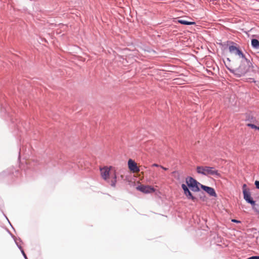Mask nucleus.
Masks as SVG:
<instances>
[{"mask_svg":"<svg viewBox=\"0 0 259 259\" xmlns=\"http://www.w3.org/2000/svg\"><path fill=\"white\" fill-rule=\"evenodd\" d=\"M242 60L241 61L239 66L235 69H228L230 71L233 73L236 77H240L244 75L247 73H254L255 70L251 61L247 58L245 56L244 58H241Z\"/></svg>","mask_w":259,"mask_h":259,"instance_id":"obj_1","label":"nucleus"},{"mask_svg":"<svg viewBox=\"0 0 259 259\" xmlns=\"http://www.w3.org/2000/svg\"><path fill=\"white\" fill-rule=\"evenodd\" d=\"M112 167H104L100 168L101 175L102 178L110 185L115 187L116 183V175L115 171H111Z\"/></svg>","mask_w":259,"mask_h":259,"instance_id":"obj_2","label":"nucleus"},{"mask_svg":"<svg viewBox=\"0 0 259 259\" xmlns=\"http://www.w3.org/2000/svg\"><path fill=\"white\" fill-rule=\"evenodd\" d=\"M196 170L197 173L204 176H212L217 178L221 177V174L213 167L198 166Z\"/></svg>","mask_w":259,"mask_h":259,"instance_id":"obj_3","label":"nucleus"},{"mask_svg":"<svg viewBox=\"0 0 259 259\" xmlns=\"http://www.w3.org/2000/svg\"><path fill=\"white\" fill-rule=\"evenodd\" d=\"M228 42L229 44L228 49L231 54L238 56L240 58H244L245 55L237 44L233 41H228Z\"/></svg>","mask_w":259,"mask_h":259,"instance_id":"obj_4","label":"nucleus"},{"mask_svg":"<svg viewBox=\"0 0 259 259\" xmlns=\"http://www.w3.org/2000/svg\"><path fill=\"white\" fill-rule=\"evenodd\" d=\"M186 182L187 186L192 191L197 192L200 191L199 186H200L201 184L192 177H190L186 178Z\"/></svg>","mask_w":259,"mask_h":259,"instance_id":"obj_5","label":"nucleus"},{"mask_svg":"<svg viewBox=\"0 0 259 259\" xmlns=\"http://www.w3.org/2000/svg\"><path fill=\"white\" fill-rule=\"evenodd\" d=\"M243 194L244 199L248 203L250 204L252 206L255 205V201L251 198L249 192L247 191L246 189H243ZM253 209L255 210L254 207H253Z\"/></svg>","mask_w":259,"mask_h":259,"instance_id":"obj_6","label":"nucleus"},{"mask_svg":"<svg viewBox=\"0 0 259 259\" xmlns=\"http://www.w3.org/2000/svg\"><path fill=\"white\" fill-rule=\"evenodd\" d=\"M182 188L184 191V194L186 195L188 199H191L195 202L196 200V198L193 196L192 193L189 190L188 187L184 184L182 185Z\"/></svg>","mask_w":259,"mask_h":259,"instance_id":"obj_7","label":"nucleus"},{"mask_svg":"<svg viewBox=\"0 0 259 259\" xmlns=\"http://www.w3.org/2000/svg\"><path fill=\"white\" fill-rule=\"evenodd\" d=\"M137 189L146 194L150 193L155 191V189L154 188L148 186H138L137 187Z\"/></svg>","mask_w":259,"mask_h":259,"instance_id":"obj_8","label":"nucleus"},{"mask_svg":"<svg viewBox=\"0 0 259 259\" xmlns=\"http://www.w3.org/2000/svg\"><path fill=\"white\" fill-rule=\"evenodd\" d=\"M201 189L207 193L210 196L216 197L217 194L214 189L213 188L200 184Z\"/></svg>","mask_w":259,"mask_h":259,"instance_id":"obj_9","label":"nucleus"},{"mask_svg":"<svg viewBox=\"0 0 259 259\" xmlns=\"http://www.w3.org/2000/svg\"><path fill=\"white\" fill-rule=\"evenodd\" d=\"M128 165L129 169L134 172L139 171V168L138 167L137 163L132 159H129L128 161Z\"/></svg>","mask_w":259,"mask_h":259,"instance_id":"obj_10","label":"nucleus"},{"mask_svg":"<svg viewBox=\"0 0 259 259\" xmlns=\"http://www.w3.org/2000/svg\"><path fill=\"white\" fill-rule=\"evenodd\" d=\"M245 120L251 122H254L256 121L255 118L250 113H246L245 115Z\"/></svg>","mask_w":259,"mask_h":259,"instance_id":"obj_11","label":"nucleus"},{"mask_svg":"<svg viewBox=\"0 0 259 259\" xmlns=\"http://www.w3.org/2000/svg\"><path fill=\"white\" fill-rule=\"evenodd\" d=\"M178 22L185 25H191L195 24V22L188 21L184 19L178 20Z\"/></svg>","mask_w":259,"mask_h":259,"instance_id":"obj_12","label":"nucleus"},{"mask_svg":"<svg viewBox=\"0 0 259 259\" xmlns=\"http://www.w3.org/2000/svg\"><path fill=\"white\" fill-rule=\"evenodd\" d=\"M251 44L253 48L258 49L259 48V41L257 39L255 38L252 39Z\"/></svg>","mask_w":259,"mask_h":259,"instance_id":"obj_13","label":"nucleus"},{"mask_svg":"<svg viewBox=\"0 0 259 259\" xmlns=\"http://www.w3.org/2000/svg\"><path fill=\"white\" fill-rule=\"evenodd\" d=\"M246 125L248 127L252 128H254V129H255L256 130L259 131V126H257L256 125H255L254 124L249 123H247L246 124Z\"/></svg>","mask_w":259,"mask_h":259,"instance_id":"obj_14","label":"nucleus"},{"mask_svg":"<svg viewBox=\"0 0 259 259\" xmlns=\"http://www.w3.org/2000/svg\"><path fill=\"white\" fill-rule=\"evenodd\" d=\"M255 186L257 189H259V181H255L254 183Z\"/></svg>","mask_w":259,"mask_h":259,"instance_id":"obj_15","label":"nucleus"},{"mask_svg":"<svg viewBox=\"0 0 259 259\" xmlns=\"http://www.w3.org/2000/svg\"><path fill=\"white\" fill-rule=\"evenodd\" d=\"M247 259H259V256H252L248 257Z\"/></svg>","mask_w":259,"mask_h":259,"instance_id":"obj_16","label":"nucleus"},{"mask_svg":"<svg viewBox=\"0 0 259 259\" xmlns=\"http://www.w3.org/2000/svg\"><path fill=\"white\" fill-rule=\"evenodd\" d=\"M232 222H234V223H241V222L240 221H238V220H237L235 219L232 220Z\"/></svg>","mask_w":259,"mask_h":259,"instance_id":"obj_17","label":"nucleus"},{"mask_svg":"<svg viewBox=\"0 0 259 259\" xmlns=\"http://www.w3.org/2000/svg\"><path fill=\"white\" fill-rule=\"evenodd\" d=\"M160 167H161V168H162L163 169H164V170H167V168H166V167H163V166H160Z\"/></svg>","mask_w":259,"mask_h":259,"instance_id":"obj_18","label":"nucleus"},{"mask_svg":"<svg viewBox=\"0 0 259 259\" xmlns=\"http://www.w3.org/2000/svg\"><path fill=\"white\" fill-rule=\"evenodd\" d=\"M153 166H156V167H158V166H159V165H158V164H155H155H153Z\"/></svg>","mask_w":259,"mask_h":259,"instance_id":"obj_19","label":"nucleus"},{"mask_svg":"<svg viewBox=\"0 0 259 259\" xmlns=\"http://www.w3.org/2000/svg\"><path fill=\"white\" fill-rule=\"evenodd\" d=\"M227 60L229 62L231 61L230 59L229 58H227Z\"/></svg>","mask_w":259,"mask_h":259,"instance_id":"obj_20","label":"nucleus"},{"mask_svg":"<svg viewBox=\"0 0 259 259\" xmlns=\"http://www.w3.org/2000/svg\"><path fill=\"white\" fill-rule=\"evenodd\" d=\"M246 187V185H245V184H244V185H243V188H244V187Z\"/></svg>","mask_w":259,"mask_h":259,"instance_id":"obj_21","label":"nucleus"},{"mask_svg":"<svg viewBox=\"0 0 259 259\" xmlns=\"http://www.w3.org/2000/svg\"><path fill=\"white\" fill-rule=\"evenodd\" d=\"M22 252H23V254H24V255L25 256V254L24 252L23 251H22Z\"/></svg>","mask_w":259,"mask_h":259,"instance_id":"obj_22","label":"nucleus"},{"mask_svg":"<svg viewBox=\"0 0 259 259\" xmlns=\"http://www.w3.org/2000/svg\"><path fill=\"white\" fill-rule=\"evenodd\" d=\"M258 212H259V211H258Z\"/></svg>","mask_w":259,"mask_h":259,"instance_id":"obj_23","label":"nucleus"}]
</instances>
